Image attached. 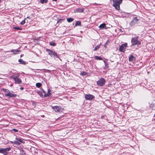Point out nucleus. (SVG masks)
<instances>
[{
    "label": "nucleus",
    "instance_id": "nucleus-10",
    "mask_svg": "<svg viewBox=\"0 0 155 155\" xmlns=\"http://www.w3.org/2000/svg\"><path fill=\"white\" fill-rule=\"evenodd\" d=\"M5 95L6 96L8 97H15L16 96V94H12L10 92L8 93H6Z\"/></svg>",
    "mask_w": 155,
    "mask_h": 155
},
{
    "label": "nucleus",
    "instance_id": "nucleus-14",
    "mask_svg": "<svg viewBox=\"0 0 155 155\" xmlns=\"http://www.w3.org/2000/svg\"><path fill=\"white\" fill-rule=\"evenodd\" d=\"M10 51L11 52H13V54H17L18 52H20V51L18 50L17 49H15V50L12 49V50H10Z\"/></svg>",
    "mask_w": 155,
    "mask_h": 155
},
{
    "label": "nucleus",
    "instance_id": "nucleus-26",
    "mask_svg": "<svg viewBox=\"0 0 155 155\" xmlns=\"http://www.w3.org/2000/svg\"><path fill=\"white\" fill-rule=\"evenodd\" d=\"M15 139H16L18 141L20 142H21V143H23L22 140L21 139H20V138H16Z\"/></svg>",
    "mask_w": 155,
    "mask_h": 155
},
{
    "label": "nucleus",
    "instance_id": "nucleus-8",
    "mask_svg": "<svg viewBox=\"0 0 155 155\" xmlns=\"http://www.w3.org/2000/svg\"><path fill=\"white\" fill-rule=\"evenodd\" d=\"M85 98L86 100H91L94 98V97L92 95L88 94L85 95Z\"/></svg>",
    "mask_w": 155,
    "mask_h": 155
},
{
    "label": "nucleus",
    "instance_id": "nucleus-20",
    "mask_svg": "<svg viewBox=\"0 0 155 155\" xmlns=\"http://www.w3.org/2000/svg\"><path fill=\"white\" fill-rule=\"evenodd\" d=\"M41 85V84L40 83H37L36 84V86L37 87L39 88L40 87Z\"/></svg>",
    "mask_w": 155,
    "mask_h": 155
},
{
    "label": "nucleus",
    "instance_id": "nucleus-7",
    "mask_svg": "<svg viewBox=\"0 0 155 155\" xmlns=\"http://www.w3.org/2000/svg\"><path fill=\"white\" fill-rule=\"evenodd\" d=\"M127 46V43L122 44L121 45L120 47L119 51L121 52L124 51Z\"/></svg>",
    "mask_w": 155,
    "mask_h": 155
},
{
    "label": "nucleus",
    "instance_id": "nucleus-23",
    "mask_svg": "<svg viewBox=\"0 0 155 155\" xmlns=\"http://www.w3.org/2000/svg\"><path fill=\"white\" fill-rule=\"evenodd\" d=\"M47 2V0H40V2L41 3H46Z\"/></svg>",
    "mask_w": 155,
    "mask_h": 155
},
{
    "label": "nucleus",
    "instance_id": "nucleus-15",
    "mask_svg": "<svg viewBox=\"0 0 155 155\" xmlns=\"http://www.w3.org/2000/svg\"><path fill=\"white\" fill-rule=\"evenodd\" d=\"M106 27V24L105 23H103V24H101V25H100L99 26V28L100 29H101L104 28H105V27Z\"/></svg>",
    "mask_w": 155,
    "mask_h": 155
},
{
    "label": "nucleus",
    "instance_id": "nucleus-6",
    "mask_svg": "<svg viewBox=\"0 0 155 155\" xmlns=\"http://www.w3.org/2000/svg\"><path fill=\"white\" fill-rule=\"evenodd\" d=\"M105 81L103 78H101L97 82V84L99 86H102L105 84Z\"/></svg>",
    "mask_w": 155,
    "mask_h": 155
},
{
    "label": "nucleus",
    "instance_id": "nucleus-31",
    "mask_svg": "<svg viewBox=\"0 0 155 155\" xmlns=\"http://www.w3.org/2000/svg\"><path fill=\"white\" fill-rule=\"evenodd\" d=\"M152 108L153 109H155V104L153 105V106H152Z\"/></svg>",
    "mask_w": 155,
    "mask_h": 155
},
{
    "label": "nucleus",
    "instance_id": "nucleus-9",
    "mask_svg": "<svg viewBox=\"0 0 155 155\" xmlns=\"http://www.w3.org/2000/svg\"><path fill=\"white\" fill-rule=\"evenodd\" d=\"M138 21V19L136 17H135L130 23V25L132 26H133L135 24L137 23Z\"/></svg>",
    "mask_w": 155,
    "mask_h": 155
},
{
    "label": "nucleus",
    "instance_id": "nucleus-32",
    "mask_svg": "<svg viewBox=\"0 0 155 155\" xmlns=\"http://www.w3.org/2000/svg\"><path fill=\"white\" fill-rule=\"evenodd\" d=\"M81 74L82 75H86V73L84 72L82 73Z\"/></svg>",
    "mask_w": 155,
    "mask_h": 155
},
{
    "label": "nucleus",
    "instance_id": "nucleus-22",
    "mask_svg": "<svg viewBox=\"0 0 155 155\" xmlns=\"http://www.w3.org/2000/svg\"><path fill=\"white\" fill-rule=\"evenodd\" d=\"M49 45L51 46H55L56 44L54 42L52 41L49 43Z\"/></svg>",
    "mask_w": 155,
    "mask_h": 155
},
{
    "label": "nucleus",
    "instance_id": "nucleus-27",
    "mask_svg": "<svg viewBox=\"0 0 155 155\" xmlns=\"http://www.w3.org/2000/svg\"><path fill=\"white\" fill-rule=\"evenodd\" d=\"M14 29H16L18 30H21L22 29V28H21L18 27H14Z\"/></svg>",
    "mask_w": 155,
    "mask_h": 155
},
{
    "label": "nucleus",
    "instance_id": "nucleus-1",
    "mask_svg": "<svg viewBox=\"0 0 155 155\" xmlns=\"http://www.w3.org/2000/svg\"><path fill=\"white\" fill-rule=\"evenodd\" d=\"M114 3L113 5L115 8L117 10H119L120 9V5L122 3L123 0H113Z\"/></svg>",
    "mask_w": 155,
    "mask_h": 155
},
{
    "label": "nucleus",
    "instance_id": "nucleus-21",
    "mask_svg": "<svg viewBox=\"0 0 155 155\" xmlns=\"http://www.w3.org/2000/svg\"><path fill=\"white\" fill-rule=\"evenodd\" d=\"M77 25H79V26L81 25V22L80 21H76L75 26H77Z\"/></svg>",
    "mask_w": 155,
    "mask_h": 155
},
{
    "label": "nucleus",
    "instance_id": "nucleus-24",
    "mask_svg": "<svg viewBox=\"0 0 155 155\" xmlns=\"http://www.w3.org/2000/svg\"><path fill=\"white\" fill-rule=\"evenodd\" d=\"M49 91H50V90H48V93L45 95V97L49 96L51 95V94L49 93Z\"/></svg>",
    "mask_w": 155,
    "mask_h": 155
},
{
    "label": "nucleus",
    "instance_id": "nucleus-16",
    "mask_svg": "<svg viewBox=\"0 0 155 155\" xmlns=\"http://www.w3.org/2000/svg\"><path fill=\"white\" fill-rule=\"evenodd\" d=\"M18 62L21 64L23 65H25L26 64V62L21 59H19Z\"/></svg>",
    "mask_w": 155,
    "mask_h": 155
},
{
    "label": "nucleus",
    "instance_id": "nucleus-19",
    "mask_svg": "<svg viewBox=\"0 0 155 155\" xmlns=\"http://www.w3.org/2000/svg\"><path fill=\"white\" fill-rule=\"evenodd\" d=\"M74 20V19L72 18H68L67 19V21L68 22L72 21Z\"/></svg>",
    "mask_w": 155,
    "mask_h": 155
},
{
    "label": "nucleus",
    "instance_id": "nucleus-5",
    "mask_svg": "<svg viewBox=\"0 0 155 155\" xmlns=\"http://www.w3.org/2000/svg\"><path fill=\"white\" fill-rule=\"evenodd\" d=\"M52 108L56 112H60L63 111V108H62L61 107L59 106H55L54 107H52Z\"/></svg>",
    "mask_w": 155,
    "mask_h": 155
},
{
    "label": "nucleus",
    "instance_id": "nucleus-36",
    "mask_svg": "<svg viewBox=\"0 0 155 155\" xmlns=\"http://www.w3.org/2000/svg\"><path fill=\"white\" fill-rule=\"evenodd\" d=\"M22 56V55L21 54L20 56V57H21Z\"/></svg>",
    "mask_w": 155,
    "mask_h": 155
},
{
    "label": "nucleus",
    "instance_id": "nucleus-33",
    "mask_svg": "<svg viewBox=\"0 0 155 155\" xmlns=\"http://www.w3.org/2000/svg\"><path fill=\"white\" fill-rule=\"evenodd\" d=\"M22 153L23 155L25 154V153L23 151H22Z\"/></svg>",
    "mask_w": 155,
    "mask_h": 155
},
{
    "label": "nucleus",
    "instance_id": "nucleus-25",
    "mask_svg": "<svg viewBox=\"0 0 155 155\" xmlns=\"http://www.w3.org/2000/svg\"><path fill=\"white\" fill-rule=\"evenodd\" d=\"M10 142L11 143H15V144H17V145H19L20 144V143L18 142L17 141H14L13 142H12V141H10Z\"/></svg>",
    "mask_w": 155,
    "mask_h": 155
},
{
    "label": "nucleus",
    "instance_id": "nucleus-13",
    "mask_svg": "<svg viewBox=\"0 0 155 155\" xmlns=\"http://www.w3.org/2000/svg\"><path fill=\"white\" fill-rule=\"evenodd\" d=\"M135 58L133 55H130L129 56V61L130 62H132L135 61Z\"/></svg>",
    "mask_w": 155,
    "mask_h": 155
},
{
    "label": "nucleus",
    "instance_id": "nucleus-17",
    "mask_svg": "<svg viewBox=\"0 0 155 155\" xmlns=\"http://www.w3.org/2000/svg\"><path fill=\"white\" fill-rule=\"evenodd\" d=\"M101 45V43L100 45H98L97 46L94 48V51H96L98 49H99Z\"/></svg>",
    "mask_w": 155,
    "mask_h": 155
},
{
    "label": "nucleus",
    "instance_id": "nucleus-28",
    "mask_svg": "<svg viewBox=\"0 0 155 155\" xmlns=\"http://www.w3.org/2000/svg\"><path fill=\"white\" fill-rule=\"evenodd\" d=\"M3 90L4 91V92H5V94L6 93H8L9 92H10V91L8 89H3Z\"/></svg>",
    "mask_w": 155,
    "mask_h": 155
},
{
    "label": "nucleus",
    "instance_id": "nucleus-29",
    "mask_svg": "<svg viewBox=\"0 0 155 155\" xmlns=\"http://www.w3.org/2000/svg\"><path fill=\"white\" fill-rule=\"evenodd\" d=\"M25 18L24 20L22 21L21 22L20 24L21 25H24L25 23Z\"/></svg>",
    "mask_w": 155,
    "mask_h": 155
},
{
    "label": "nucleus",
    "instance_id": "nucleus-18",
    "mask_svg": "<svg viewBox=\"0 0 155 155\" xmlns=\"http://www.w3.org/2000/svg\"><path fill=\"white\" fill-rule=\"evenodd\" d=\"M94 57H95V59L97 60H102V58L100 56H95Z\"/></svg>",
    "mask_w": 155,
    "mask_h": 155
},
{
    "label": "nucleus",
    "instance_id": "nucleus-12",
    "mask_svg": "<svg viewBox=\"0 0 155 155\" xmlns=\"http://www.w3.org/2000/svg\"><path fill=\"white\" fill-rule=\"evenodd\" d=\"M84 8H78L74 10V12H82L84 11Z\"/></svg>",
    "mask_w": 155,
    "mask_h": 155
},
{
    "label": "nucleus",
    "instance_id": "nucleus-4",
    "mask_svg": "<svg viewBox=\"0 0 155 155\" xmlns=\"http://www.w3.org/2000/svg\"><path fill=\"white\" fill-rule=\"evenodd\" d=\"M11 148L8 147L6 148H1L0 149V153L4 155H6L8 153V152L10 150Z\"/></svg>",
    "mask_w": 155,
    "mask_h": 155
},
{
    "label": "nucleus",
    "instance_id": "nucleus-2",
    "mask_svg": "<svg viewBox=\"0 0 155 155\" xmlns=\"http://www.w3.org/2000/svg\"><path fill=\"white\" fill-rule=\"evenodd\" d=\"M138 37V36L132 38L131 40V42L133 45H139L140 44V42L137 40Z\"/></svg>",
    "mask_w": 155,
    "mask_h": 155
},
{
    "label": "nucleus",
    "instance_id": "nucleus-34",
    "mask_svg": "<svg viewBox=\"0 0 155 155\" xmlns=\"http://www.w3.org/2000/svg\"><path fill=\"white\" fill-rule=\"evenodd\" d=\"M23 89H24V88H23V87H21V88H20V89H21V90H23Z\"/></svg>",
    "mask_w": 155,
    "mask_h": 155
},
{
    "label": "nucleus",
    "instance_id": "nucleus-11",
    "mask_svg": "<svg viewBox=\"0 0 155 155\" xmlns=\"http://www.w3.org/2000/svg\"><path fill=\"white\" fill-rule=\"evenodd\" d=\"M12 78L17 84H20L21 82V80L20 78H17V77L13 76L12 77Z\"/></svg>",
    "mask_w": 155,
    "mask_h": 155
},
{
    "label": "nucleus",
    "instance_id": "nucleus-3",
    "mask_svg": "<svg viewBox=\"0 0 155 155\" xmlns=\"http://www.w3.org/2000/svg\"><path fill=\"white\" fill-rule=\"evenodd\" d=\"M46 50L47 51H48L49 54L50 55L51 57H55L57 58H59L58 56L57 53L56 52L48 49H46Z\"/></svg>",
    "mask_w": 155,
    "mask_h": 155
},
{
    "label": "nucleus",
    "instance_id": "nucleus-30",
    "mask_svg": "<svg viewBox=\"0 0 155 155\" xmlns=\"http://www.w3.org/2000/svg\"><path fill=\"white\" fill-rule=\"evenodd\" d=\"M12 130L15 132H17L18 131V130L16 129H12Z\"/></svg>",
    "mask_w": 155,
    "mask_h": 155
},
{
    "label": "nucleus",
    "instance_id": "nucleus-35",
    "mask_svg": "<svg viewBox=\"0 0 155 155\" xmlns=\"http://www.w3.org/2000/svg\"><path fill=\"white\" fill-rule=\"evenodd\" d=\"M27 18H29V17H27Z\"/></svg>",
    "mask_w": 155,
    "mask_h": 155
}]
</instances>
